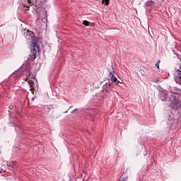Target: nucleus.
Returning <instances> with one entry per match:
<instances>
[{
    "label": "nucleus",
    "mask_w": 181,
    "mask_h": 181,
    "mask_svg": "<svg viewBox=\"0 0 181 181\" xmlns=\"http://www.w3.org/2000/svg\"><path fill=\"white\" fill-rule=\"evenodd\" d=\"M25 36H29L28 39L31 38V52L33 55H30L28 59L29 60H35L39 51V45H37V37H33V33L29 30L25 33Z\"/></svg>",
    "instance_id": "f257e3e1"
},
{
    "label": "nucleus",
    "mask_w": 181,
    "mask_h": 181,
    "mask_svg": "<svg viewBox=\"0 0 181 181\" xmlns=\"http://www.w3.org/2000/svg\"><path fill=\"white\" fill-rule=\"evenodd\" d=\"M114 83H116V85L122 84V82H120L117 79L115 76V71L112 66H110L109 69V76L108 78L105 80L106 87H111Z\"/></svg>",
    "instance_id": "f03ea898"
},
{
    "label": "nucleus",
    "mask_w": 181,
    "mask_h": 181,
    "mask_svg": "<svg viewBox=\"0 0 181 181\" xmlns=\"http://www.w3.org/2000/svg\"><path fill=\"white\" fill-rule=\"evenodd\" d=\"M165 101H168L172 108L176 109L180 107V102L176 97L174 95L169 96L168 95H165Z\"/></svg>",
    "instance_id": "7ed1b4c3"
},
{
    "label": "nucleus",
    "mask_w": 181,
    "mask_h": 181,
    "mask_svg": "<svg viewBox=\"0 0 181 181\" xmlns=\"http://www.w3.org/2000/svg\"><path fill=\"white\" fill-rule=\"evenodd\" d=\"M24 6L25 8H29L30 6H32V1L30 0H27V4L25 3Z\"/></svg>",
    "instance_id": "20e7f679"
},
{
    "label": "nucleus",
    "mask_w": 181,
    "mask_h": 181,
    "mask_svg": "<svg viewBox=\"0 0 181 181\" xmlns=\"http://www.w3.org/2000/svg\"><path fill=\"white\" fill-rule=\"evenodd\" d=\"M34 10L36 11V12L37 13L40 12V6H37V5H35Z\"/></svg>",
    "instance_id": "39448f33"
},
{
    "label": "nucleus",
    "mask_w": 181,
    "mask_h": 181,
    "mask_svg": "<svg viewBox=\"0 0 181 181\" xmlns=\"http://www.w3.org/2000/svg\"><path fill=\"white\" fill-rule=\"evenodd\" d=\"M102 4H105V5H110V0H102Z\"/></svg>",
    "instance_id": "423d86ee"
},
{
    "label": "nucleus",
    "mask_w": 181,
    "mask_h": 181,
    "mask_svg": "<svg viewBox=\"0 0 181 181\" xmlns=\"http://www.w3.org/2000/svg\"><path fill=\"white\" fill-rule=\"evenodd\" d=\"M83 25H84L85 26H88V25H90V22H88L87 21H83Z\"/></svg>",
    "instance_id": "0eeeda50"
},
{
    "label": "nucleus",
    "mask_w": 181,
    "mask_h": 181,
    "mask_svg": "<svg viewBox=\"0 0 181 181\" xmlns=\"http://www.w3.org/2000/svg\"><path fill=\"white\" fill-rule=\"evenodd\" d=\"M35 100V98H33L30 100L28 101V103H32Z\"/></svg>",
    "instance_id": "6e6552de"
},
{
    "label": "nucleus",
    "mask_w": 181,
    "mask_h": 181,
    "mask_svg": "<svg viewBox=\"0 0 181 181\" xmlns=\"http://www.w3.org/2000/svg\"><path fill=\"white\" fill-rule=\"evenodd\" d=\"M156 67H157V69H159V64L158 63L156 64Z\"/></svg>",
    "instance_id": "1a4fd4ad"
},
{
    "label": "nucleus",
    "mask_w": 181,
    "mask_h": 181,
    "mask_svg": "<svg viewBox=\"0 0 181 181\" xmlns=\"http://www.w3.org/2000/svg\"><path fill=\"white\" fill-rule=\"evenodd\" d=\"M78 109H75L73 112H71L72 113L73 112H76V111H78Z\"/></svg>",
    "instance_id": "9d476101"
},
{
    "label": "nucleus",
    "mask_w": 181,
    "mask_h": 181,
    "mask_svg": "<svg viewBox=\"0 0 181 181\" xmlns=\"http://www.w3.org/2000/svg\"><path fill=\"white\" fill-rule=\"evenodd\" d=\"M30 87H32V81L29 82Z\"/></svg>",
    "instance_id": "9b49d317"
}]
</instances>
